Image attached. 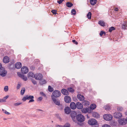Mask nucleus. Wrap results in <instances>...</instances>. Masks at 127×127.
<instances>
[{
  "label": "nucleus",
  "mask_w": 127,
  "mask_h": 127,
  "mask_svg": "<svg viewBox=\"0 0 127 127\" xmlns=\"http://www.w3.org/2000/svg\"><path fill=\"white\" fill-rule=\"evenodd\" d=\"M61 95V93L60 91L55 90L52 93V96H53L54 97H59Z\"/></svg>",
  "instance_id": "nucleus-1"
},
{
  "label": "nucleus",
  "mask_w": 127,
  "mask_h": 127,
  "mask_svg": "<svg viewBox=\"0 0 127 127\" xmlns=\"http://www.w3.org/2000/svg\"><path fill=\"white\" fill-rule=\"evenodd\" d=\"M88 123L89 125H96L97 123V122L94 119H91L88 121Z\"/></svg>",
  "instance_id": "nucleus-2"
},
{
  "label": "nucleus",
  "mask_w": 127,
  "mask_h": 127,
  "mask_svg": "<svg viewBox=\"0 0 127 127\" xmlns=\"http://www.w3.org/2000/svg\"><path fill=\"white\" fill-rule=\"evenodd\" d=\"M77 120L80 122H83L85 120V117L84 116L81 114H79L76 117Z\"/></svg>",
  "instance_id": "nucleus-3"
},
{
  "label": "nucleus",
  "mask_w": 127,
  "mask_h": 127,
  "mask_svg": "<svg viewBox=\"0 0 127 127\" xmlns=\"http://www.w3.org/2000/svg\"><path fill=\"white\" fill-rule=\"evenodd\" d=\"M104 119L106 121H109L111 120L112 118V116L111 115L106 114L104 115L103 116Z\"/></svg>",
  "instance_id": "nucleus-4"
},
{
  "label": "nucleus",
  "mask_w": 127,
  "mask_h": 127,
  "mask_svg": "<svg viewBox=\"0 0 127 127\" xmlns=\"http://www.w3.org/2000/svg\"><path fill=\"white\" fill-rule=\"evenodd\" d=\"M42 75L39 73H37L35 74L34 78L36 80H40L43 78Z\"/></svg>",
  "instance_id": "nucleus-5"
},
{
  "label": "nucleus",
  "mask_w": 127,
  "mask_h": 127,
  "mask_svg": "<svg viewBox=\"0 0 127 127\" xmlns=\"http://www.w3.org/2000/svg\"><path fill=\"white\" fill-rule=\"evenodd\" d=\"M7 74V71L4 68H2L0 70V75L2 77L5 76Z\"/></svg>",
  "instance_id": "nucleus-6"
},
{
  "label": "nucleus",
  "mask_w": 127,
  "mask_h": 127,
  "mask_svg": "<svg viewBox=\"0 0 127 127\" xmlns=\"http://www.w3.org/2000/svg\"><path fill=\"white\" fill-rule=\"evenodd\" d=\"M81 111L82 113H86L88 112L90 113L91 112L90 108L87 107L83 108L81 110Z\"/></svg>",
  "instance_id": "nucleus-7"
},
{
  "label": "nucleus",
  "mask_w": 127,
  "mask_h": 127,
  "mask_svg": "<svg viewBox=\"0 0 127 127\" xmlns=\"http://www.w3.org/2000/svg\"><path fill=\"white\" fill-rule=\"evenodd\" d=\"M28 71V68L26 66H23L21 69V71L23 74H26Z\"/></svg>",
  "instance_id": "nucleus-8"
},
{
  "label": "nucleus",
  "mask_w": 127,
  "mask_h": 127,
  "mask_svg": "<svg viewBox=\"0 0 127 127\" xmlns=\"http://www.w3.org/2000/svg\"><path fill=\"white\" fill-rule=\"evenodd\" d=\"M119 123V124L120 125H125L127 123V121L125 119H120L118 121Z\"/></svg>",
  "instance_id": "nucleus-9"
},
{
  "label": "nucleus",
  "mask_w": 127,
  "mask_h": 127,
  "mask_svg": "<svg viewBox=\"0 0 127 127\" xmlns=\"http://www.w3.org/2000/svg\"><path fill=\"white\" fill-rule=\"evenodd\" d=\"M52 99V100L54 102L56 105H60V101H59L55 97L53 96H51Z\"/></svg>",
  "instance_id": "nucleus-10"
},
{
  "label": "nucleus",
  "mask_w": 127,
  "mask_h": 127,
  "mask_svg": "<svg viewBox=\"0 0 127 127\" xmlns=\"http://www.w3.org/2000/svg\"><path fill=\"white\" fill-rule=\"evenodd\" d=\"M114 116L116 118H119L122 117V114L120 112L115 113L114 114Z\"/></svg>",
  "instance_id": "nucleus-11"
},
{
  "label": "nucleus",
  "mask_w": 127,
  "mask_h": 127,
  "mask_svg": "<svg viewBox=\"0 0 127 127\" xmlns=\"http://www.w3.org/2000/svg\"><path fill=\"white\" fill-rule=\"evenodd\" d=\"M64 101L65 102L67 103H70L71 101V98L69 96H65L64 98Z\"/></svg>",
  "instance_id": "nucleus-12"
},
{
  "label": "nucleus",
  "mask_w": 127,
  "mask_h": 127,
  "mask_svg": "<svg viewBox=\"0 0 127 127\" xmlns=\"http://www.w3.org/2000/svg\"><path fill=\"white\" fill-rule=\"evenodd\" d=\"M76 107L79 109H81L83 108V105L82 103L79 102H77L76 103Z\"/></svg>",
  "instance_id": "nucleus-13"
},
{
  "label": "nucleus",
  "mask_w": 127,
  "mask_h": 127,
  "mask_svg": "<svg viewBox=\"0 0 127 127\" xmlns=\"http://www.w3.org/2000/svg\"><path fill=\"white\" fill-rule=\"evenodd\" d=\"M3 61L4 63H8L9 62V59L8 57L5 56L3 58Z\"/></svg>",
  "instance_id": "nucleus-14"
},
{
  "label": "nucleus",
  "mask_w": 127,
  "mask_h": 127,
  "mask_svg": "<svg viewBox=\"0 0 127 127\" xmlns=\"http://www.w3.org/2000/svg\"><path fill=\"white\" fill-rule=\"evenodd\" d=\"M71 108L73 109H75L76 107V104L74 102H71L70 104Z\"/></svg>",
  "instance_id": "nucleus-15"
},
{
  "label": "nucleus",
  "mask_w": 127,
  "mask_h": 127,
  "mask_svg": "<svg viewBox=\"0 0 127 127\" xmlns=\"http://www.w3.org/2000/svg\"><path fill=\"white\" fill-rule=\"evenodd\" d=\"M22 67L21 63L20 62L16 63L15 64V67L17 69H19Z\"/></svg>",
  "instance_id": "nucleus-16"
},
{
  "label": "nucleus",
  "mask_w": 127,
  "mask_h": 127,
  "mask_svg": "<svg viewBox=\"0 0 127 127\" xmlns=\"http://www.w3.org/2000/svg\"><path fill=\"white\" fill-rule=\"evenodd\" d=\"M64 110L65 113L67 114H69L70 113L71 110L69 107H66Z\"/></svg>",
  "instance_id": "nucleus-17"
},
{
  "label": "nucleus",
  "mask_w": 127,
  "mask_h": 127,
  "mask_svg": "<svg viewBox=\"0 0 127 127\" xmlns=\"http://www.w3.org/2000/svg\"><path fill=\"white\" fill-rule=\"evenodd\" d=\"M77 97L78 99L81 101L83 100L84 99V96L80 94L78 95Z\"/></svg>",
  "instance_id": "nucleus-18"
},
{
  "label": "nucleus",
  "mask_w": 127,
  "mask_h": 127,
  "mask_svg": "<svg viewBox=\"0 0 127 127\" xmlns=\"http://www.w3.org/2000/svg\"><path fill=\"white\" fill-rule=\"evenodd\" d=\"M93 117L96 118H99V114L96 112H93Z\"/></svg>",
  "instance_id": "nucleus-19"
},
{
  "label": "nucleus",
  "mask_w": 127,
  "mask_h": 127,
  "mask_svg": "<svg viewBox=\"0 0 127 127\" xmlns=\"http://www.w3.org/2000/svg\"><path fill=\"white\" fill-rule=\"evenodd\" d=\"M62 93L64 95H68V93L67 90L65 89H63L61 90Z\"/></svg>",
  "instance_id": "nucleus-20"
},
{
  "label": "nucleus",
  "mask_w": 127,
  "mask_h": 127,
  "mask_svg": "<svg viewBox=\"0 0 127 127\" xmlns=\"http://www.w3.org/2000/svg\"><path fill=\"white\" fill-rule=\"evenodd\" d=\"M82 104L83 105L87 106L89 105L90 103L89 102L86 100H84Z\"/></svg>",
  "instance_id": "nucleus-21"
},
{
  "label": "nucleus",
  "mask_w": 127,
  "mask_h": 127,
  "mask_svg": "<svg viewBox=\"0 0 127 127\" xmlns=\"http://www.w3.org/2000/svg\"><path fill=\"white\" fill-rule=\"evenodd\" d=\"M98 23L102 26L104 27L105 26V22L102 21H99Z\"/></svg>",
  "instance_id": "nucleus-22"
},
{
  "label": "nucleus",
  "mask_w": 127,
  "mask_h": 127,
  "mask_svg": "<svg viewBox=\"0 0 127 127\" xmlns=\"http://www.w3.org/2000/svg\"><path fill=\"white\" fill-rule=\"evenodd\" d=\"M28 76L34 78L35 75L32 72H29L28 74Z\"/></svg>",
  "instance_id": "nucleus-23"
},
{
  "label": "nucleus",
  "mask_w": 127,
  "mask_h": 127,
  "mask_svg": "<svg viewBox=\"0 0 127 127\" xmlns=\"http://www.w3.org/2000/svg\"><path fill=\"white\" fill-rule=\"evenodd\" d=\"M97 0H90V2L92 5H94L96 3Z\"/></svg>",
  "instance_id": "nucleus-24"
},
{
  "label": "nucleus",
  "mask_w": 127,
  "mask_h": 127,
  "mask_svg": "<svg viewBox=\"0 0 127 127\" xmlns=\"http://www.w3.org/2000/svg\"><path fill=\"white\" fill-rule=\"evenodd\" d=\"M96 106L95 104H92L90 106V109L92 110L95 109L96 107Z\"/></svg>",
  "instance_id": "nucleus-25"
},
{
  "label": "nucleus",
  "mask_w": 127,
  "mask_h": 127,
  "mask_svg": "<svg viewBox=\"0 0 127 127\" xmlns=\"http://www.w3.org/2000/svg\"><path fill=\"white\" fill-rule=\"evenodd\" d=\"M127 27V22L124 23L122 25V28L123 29H125Z\"/></svg>",
  "instance_id": "nucleus-26"
},
{
  "label": "nucleus",
  "mask_w": 127,
  "mask_h": 127,
  "mask_svg": "<svg viewBox=\"0 0 127 127\" xmlns=\"http://www.w3.org/2000/svg\"><path fill=\"white\" fill-rule=\"evenodd\" d=\"M46 83V81L44 79H42L40 81V84L41 85H43Z\"/></svg>",
  "instance_id": "nucleus-27"
},
{
  "label": "nucleus",
  "mask_w": 127,
  "mask_h": 127,
  "mask_svg": "<svg viewBox=\"0 0 127 127\" xmlns=\"http://www.w3.org/2000/svg\"><path fill=\"white\" fill-rule=\"evenodd\" d=\"M2 111L3 112V113L7 115H9L10 114V113L8 112L6 110H5L3 109H2Z\"/></svg>",
  "instance_id": "nucleus-28"
},
{
  "label": "nucleus",
  "mask_w": 127,
  "mask_h": 127,
  "mask_svg": "<svg viewBox=\"0 0 127 127\" xmlns=\"http://www.w3.org/2000/svg\"><path fill=\"white\" fill-rule=\"evenodd\" d=\"M66 5L68 7H70L73 5V4L71 3L67 2L66 3Z\"/></svg>",
  "instance_id": "nucleus-29"
},
{
  "label": "nucleus",
  "mask_w": 127,
  "mask_h": 127,
  "mask_svg": "<svg viewBox=\"0 0 127 127\" xmlns=\"http://www.w3.org/2000/svg\"><path fill=\"white\" fill-rule=\"evenodd\" d=\"M21 78H22L24 80L26 81L27 80V78L24 75H21Z\"/></svg>",
  "instance_id": "nucleus-30"
},
{
  "label": "nucleus",
  "mask_w": 127,
  "mask_h": 127,
  "mask_svg": "<svg viewBox=\"0 0 127 127\" xmlns=\"http://www.w3.org/2000/svg\"><path fill=\"white\" fill-rule=\"evenodd\" d=\"M27 100H30L31 99H33L34 98V96L32 95H27Z\"/></svg>",
  "instance_id": "nucleus-31"
},
{
  "label": "nucleus",
  "mask_w": 127,
  "mask_h": 127,
  "mask_svg": "<svg viewBox=\"0 0 127 127\" xmlns=\"http://www.w3.org/2000/svg\"><path fill=\"white\" fill-rule=\"evenodd\" d=\"M91 13L89 12L87 15V17L89 19H90L91 18Z\"/></svg>",
  "instance_id": "nucleus-32"
},
{
  "label": "nucleus",
  "mask_w": 127,
  "mask_h": 127,
  "mask_svg": "<svg viewBox=\"0 0 127 127\" xmlns=\"http://www.w3.org/2000/svg\"><path fill=\"white\" fill-rule=\"evenodd\" d=\"M48 89L49 91L50 92H53L54 90V89L53 88L51 87V86H48Z\"/></svg>",
  "instance_id": "nucleus-33"
},
{
  "label": "nucleus",
  "mask_w": 127,
  "mask_h": 127,
  "mask_svg": "<svg viewBox=\"0 0 127 127\" xmlns=\"http://www.w3.org/2000/svg\"><path fill=\"white\" fill-rule=\"evenodd\" d=\"M115 29V28L114 27H112L110 28L109 29V32H111L113 30H114Z\"/></svg>",
  "instance_id": "nucleus-34"
},
{
  "label": "nucleus",
  "mask_w": 127,
  "mask_h": 127,
  "mask_svg": "<svg viewBox=\"0 0 127 127\" xmlns=\"http://www.w3.org/2000/svg\"><path fill=\"white\" fill-rule=\"evenodd\" d=\"M71 117L72 119V120L74 121L76 118V115H73L72 114H71Z\"/></svg>",
  "instance_id": "nucleus-35"
},
{
  "label": "nucleus",
  "mask_w": 127,
  "mask_h": 127,
  "mask_svg": "<svg viewBox=\"0 0 127 127\" xmlns=\"http://www.w3.org/2000/svg\"><path fill=\"white\" fill-rule=\"evenodd\" d=\"M25 89L24 88H23L21 90V95H23L25 92Z\"/></svg>",
  "instance_id": "nucleus-36"
},
{
  "label": "nucleus",
  "mask_w": 127,
  "mask_h": 127,
  "mask_svg": "<svg viewBox=\"0 0 127 127\" xmlns=\"http://www.w3.org/2000/svg\"><path fill=\"white\" fill-rule=\"evenodd\" d=\"M8 97V96H6V97H4L3 98V99H0V100L1 101V100H3V101H3V102H5L6 101L5 100L6 99H7V98Z\"/></svg>",
  "instance_id": "nucleus-37"
},
{
  "label": "nucleus",
  "mask_w": 127,
  "mask_h": 127,
  "mask_svg": "<svg viewBox=\"0 0 127 127\" xmlns=\"http://www.w3.org/2000/svg\"><path fill=\"white\" fill-rule=\"evenodd\" d=\"M63 127H70V125L69 123H67L63 126Z\"/></svg>",
  "instance_id": "nucleus-38"
},
{
  "label": "nucleus",
  "mask_w": 127,
  "mask_h": 127,
  "mask_svg": "<svg viewBox=\"0 0 127 127\" xmlns=\"http://www.w3.org/2000/svg\"><path fill=\"white\" fill-rule=\"evenodd\" d=\"M68 91L71 92H73V89L71 88H68L67 89Z\"/></svg>",
  "instance_id": "nucleus-39"
},
{
  "label": "nucleus",
  "mask_w": 127,
  "mask_h": 127,
  "mask_svg": "<svg viewBox=\"0 0 127 127\" xmlns=\"http://www.w3.org/2000/svg\"><path fill=\"white\" fill-rule=\"evenodd\" d=\"M71 13L73 15H75L76 14V12L75 9H72L71 11Z\"/></svg>",
  "instance_id": "nucleus-40"
},
{
  "label": "nucleus",
  "mask_w": 127,
  "mask_h": 127,
  "mask_svg": "<svg viewBox=\"0 0 127 127\" xmlns=\"http://www.w3.org/2000/svg\"><path fill=\"white\" fill-rule=\"evenodd\" d=\"M4 90L5 92L8 91V87L7 86H5L4 87Z\"/></svg>",
  "instance_id": "nucleus-41"
},
{
  "label": "nucleus",
  "mask_w": 127,
  "mask_h": 127,
  "mask_svg": "<svg viewBox=\"0 0 127 127\" xmlns=\"http://www.w3.org/2000/svg\"><path fill=\"white\" fill-rule=\"evenodd\" d=\"M118 110L119 111H121L123 110V108L121 107H119L118 108Z\"/></svg>",
  "instance_id": "nucleus-42"
},
{
  "label": "nucleus",
  "mask_w": 127,
  "mask_h": 127,
  "mask_svg": "<svg viewBox=\"0 0 127 127\" xmlns=\"http://www.w3.org/2000/svg\"><path fill=\"white\" fill-rule=\"evenodd\" d=\"M104 34L105 35V32L103 31H101L100 33V35L101 36L102 35Z\"/></svg>",
  "instance_id": "nucleus-43"
},
{
  "label": "nucleus",
  "mask_w": 127,
  "mask_h": 127,
  "mask_svg": "<svg viewBox=\"0 0 127 127\" xmlns=\"http://www.w3.org/2000/svg\"><path fill=\"white\" fill-rule=\"evenodd\" d=\"M22 104L20 102V103H15L14 104V105L15 106H17L20 105L21 104Z\"/></svg>",
  "instance_id": "nucleus-44"
},
{
  "label": "nucleus",
  "mask_w": 127,
  "mask_h": 127,
  "mask_svg": "<svg viewBox=\"0 0 127 127\" xmlns=\"http://www.w3.org/2000/svg\"><path fill=\"white\" fill-rule=\"evenodd\" d=\"M51 12L54 14L55 15L57 13V11L56 10H52Z\"/></svg>",
  "instance_id": "nucleus-45"
},
{
  "label": "nucleus",
  "mask_w": 127,
  "mask_h": 127,
  "mask_svg": "<svg viewBox=\"0 0 127 127\" xmlns=\"http://www.w3.org/2000/svg\"><path fill=\"white\" fill-rule=\"evenodd\" d=\"M27 95L26 96H25L24 97L22 98V100L24 101H25L26 100H27Z\"/></svg>",
  "instance_id": "nucleus-46"
},
{
  "label": "nucleus",
  "mask_w": 127,
  "mask_h": 127,
  "mask_svg": "<svg viewBox=\"0 0 127 127\" xmlns=\"http://www.w3.org/2000/svg\"><path fill=\"white\" fill-rule=\"evenodd\" d=\"M102 127H111L110 125L106 124L104 125Z\"/></svg>",
  "instance_id": "nucleus-47"
},
{
  "label": "nucleus",
  "mask_w": 127,
  "mask_h": 127,
  "mask_svg": "<svg viewBox=\"0 0 127 127\" xmlns=\"http://www.w3.org/2000/svg\"><path fill=\"white\" fill-rule=\"evenodd\" d=\"M64 0H59V1H57V2L59 4H60L62 2H63V1Z\"/></svg>",
  "instance_id": "nucleus-48"
},
{
  "label": "nucleus",
  "mask_w": 127,
  "mask_h": 127,
  "mask_svg": "<svg viewBox=\"0 0 127 127\" xmlns=\"http://www.w3.org/2000/svg\"><path fill=\"white\" fill-rule=\"evenodd\" d=\"M21 85L20 84H18L17 86V89H19L21 87Z\"/></svg>",
  "instance_id": "nucleus-49"
},
{
  "label": "nucleus",
  "mask_w": 127,
  "mask_h": 127,
  "mask_svg": "<svg viewBox=\"0 0 127 127\" xmlns=\"http://www.w3.org/2000/svg\"><path fill=\"white\" fill-rule=\"evenodd\" d=\"M32 82L33 84H36V82L35 80H32Z\"/></svg>",
  "instance_id": "nucleus-50"
},
{
  "label": "nucleus",
  "mask_w": 127,
  "mask_h": 127,
  "mask_svg": "<svg viewBox=\"0 0 127 127\" xmlns=\"http://www.w3.org/2000/svg\"><path fill=\"white\" fill-rule=\"evenodd\" d=\"M42 99V98L41 97H39L38 99V101H41Z\"/></svg>",
  "instance_id": "nucleus-51"
},
{
  "label": "nucleus",
  "mask_w": 127,
  "mask_h": 127,
  "mask_svg": "<svg viewBox=\"0 0 127 127\" xmlns=\"http://www.w3.org/2000/svg\"><path fill=\"white\" fill-rule=\"evenodd\" d=\"M34 101V100L33 99H30V100L29 101V102L30 103L31 102H33Z\"/></svg>",
  "instance_id": "nucleus-52"
},
{
  "label": "nucleus",
  "mask_w": 127,
  "mask_h": 127,
  "mask_svg": "<svg viewBox=\"0 0 127 127\" xmlns=\"http://www.w3.org/2000/svg\"><path fill=\"white\" fill-rule=\"evenodd\" d=\"M56 127H63V126L59 125H56Z\"/></svg>",
  "instance_id": "nucleus-53"
},
{
  "label": "nucleus",
  "mask_w": 127,
  "mask_h": 127,
  "mask_svg": "<svg viewBox=\"0 0 127 127\" xmlns=\"http://www.w3.org/2000/svg\"><path fill=\"white\" fill-rule=\"evenodd\" d=\"M40 94H41L42 95H43L45 96H46V95L43 93V92H40Z\"/></svg>",
  "instance_id": "nucleus-54"
},
{
  "label": "nucleus",
  "mask_w": 127,
  "mask_h": 127,
  "mask_svg": "<svg viewBox=\"0 0 127 127\" xmlns=\"http://www.w3.org/2000/svg\"><path fill=\"white\" fill-rule=\"evenodd\" d=\"M18 75L21 77V75H23L21 74L20 73L18 72L17 73Z\"/></svg>",
  "instance_id": "nucleus-55"
},
{
  "label": "nucleus",
  "mask_w": 127,
  "mask_h": 127,
  "mask_svg": "<svg viewBox=\"0 0 127 127\" xmlns=\"http://www.w3.org/2000/svg\"><path fill=\"white\" fill-rule=\"evenodd\" d=\"M115 10L116 11H117L118 10V9L117 8H115Z\"/></svg>",
  "instance_id": "nucleus-56"
},
{
  "label": "nucleus",
  "mask_w": 127,
  "mask_h": 127,
  "mask_svg": "<svg viewBox=\"0 0 127 127\" xmlns=\"http://www.w3.org/2000/svg\"><path fill=\"white\" fill-rule=\"evenodd\" d=\"M72 41L74 43H75V42L76 41L75 40H72Z\"/></svg>",
  "instance_id": "nucleus-57"
},
{
  "label": "nucleus",
  "mask_w": 127,
  "mask_h": 127,
  "mask_svg": "<svg viewBox=\"0 0 127 127\" xmlns=\"http://www.w3.org/2000/svg\"><path fill=\"white\" fill-rule=\"evenodd\" d=\"M74 43L76 45H77L78 44V42L76 41H75Z\"/></svg>",
  "instance_id": "nucleus-58"
},
{
  "label": "nucleus",
  "mask_w": 127,
  "mask_h": 127,
  "mask_svg": "<svg viewBox=\"0 0 127 127\" xmlns=\"http://www.w3.org/2000/svg\"><path fill=\"white\" fill-rule=\"evenodd\" d=\"M2 66L1 64H0V69L1 68Z\"/></svg>",
  "instance_id": "nucleus-59"
},
{
  "label": "nucleus",
  "mask_w": 127,
  "mask_h": 127,
  "mask_svg": "<svg viewBox=\"0 0 127 127\" xmlns=\"http://www.w3.org/2000/svg\"><path fill=\"white\" fill-rule=\"evenodd\" d=\"M114 125H116V122H114Z\"/></svg>",
  "instance_id": "nucleus-60"
},
{
  "label": "nucleus",
  "mask_w": 127,
  "mask_h": 127,
  "mask_svg": "<svg viewBox=\"0 0 127 127\" xmlns=\"http://www.w3.org/2000/svg\"><path fill=\"white\" fill-rule=\"evenodd\" d=\"M87 118H89V117H88V115H87Z\"/></svg>",
  "instance_id": "nucleus-61"
},
{
  "label": "nucleus",
  "mask_w": 127,
  "mask_h": 127,
  "mask_svg": "<svg viewBox=\"0 0 127 127\" xmlns=\"http://www.w3.org/2000/svg\"><path fill=\"white\" fill-rule=\"evenodd\" d=\"M3 101V100H1V101L0 100V102H3V101Z\"/></svg>",
  "instance_id": "nucleus-62"
},
{
  "label": "nucleus",
  "mask_w": 127,
  "mask_h": 127,
  "mask_svg": "<svg viewBox=\"0 0 127 127\" xmlns=\"http://www.w3.org/2000/svg\"><path fill=\"white\" fill-rule=\"evenodd\" d=\"M3 119L4 120H6L7 119L6 118H4Z\"/></svg>",
  "instance_id": "nucleus-63"
},
{
  "label": "nucleus",
  "mask_w": 127,
  "mask_h": 127,
  "mask_svg": "<svg viewBox=\"0 0 127 127\" xmlns=\"http://www.w3.org/2000/svg\"><path fill=\"white\" fill-rule=\"evenodd\" d=\"M126 120L127 121V118L126 119Z\"/></svg>",
  "instance_id": "nucleus-64"
}]
</instances>
